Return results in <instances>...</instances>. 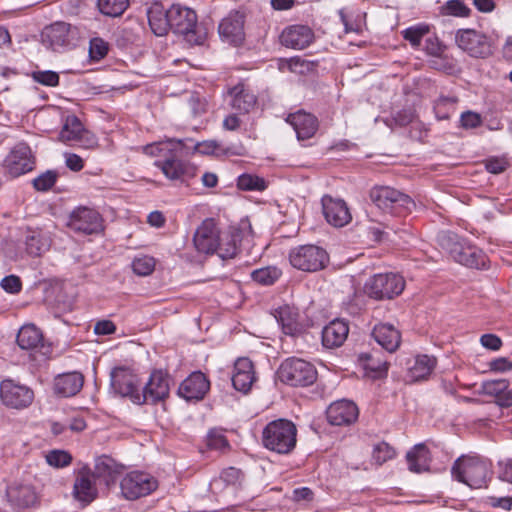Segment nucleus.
<instances>
[{
  "label": "nucleus",
  "mask_w": 512,
  "mask_h": 512,
  "mask_svg": "<svg viewBox=\"0 0 512 512\" xmlns=\"http://www.w3.org/2000/svg\"><path fill=\"white\" fill-rule=\"evenodd\" d=\"M41 39L46 48L63 53L77 44L79 35L75 27L63 21H57L43 29Z\"/></svg>",
  "instance_id": "6e6552de"
},
{
  "label": "nucleus",
  "mask_w": 512,
  "mask_h": 512,
  "mask_svg": "<svg viewBox=\"0 0 512 512\" xmlns=\"http://www.w3.org/2000/svg\"><path fill=\"white\" fill-rule=\"evenodd\" d=\"M84 377L80 372H68L58 375L54 380V391L62 397L76 395L83 387Z\"/></svg>",
  "instance_id": "c9c22d12"
},
{
  "label": "nucleus",
  "mask_w": 512,
  "mask_h": 512,
  "mask_svg": "<svg viewBox=\"0 0 512 512\" xmlns=\"http://www.w3.org/2000/svg\"><path fill=\"white\" fill-rule=\"evenodd\" d=\"M482 118L480 114L473 111H466L461 114L460 124L464 129H473L480 126Z\"/></svg>",
  "instance_id": "052dcab7"
},
{
  "label": "nucleus",
  "mask_w": 512,
  "mask_h": 512,
  "mask_svg": "<svg viewBox=\"0 0 512 512\" xmlns=\"http://www.w3.org/2000/svg\"><path fill=\"white\" fill-rule=\"evenodd\" d=\"M111 386L118 395L128 397L135 404H143L138 377L130 369L114 368L111 372Z\"/></svg>",
  "instance_id": "4468645a"
},
{
  "label": "nucleus",
  "mask_w": 512,
  "mask_h": 512,
  "mask_svg": "<svg viewBox=\"0 0 512 512\" xmlns=\"http://www.w3.org/2000/svg\"><path fill=\"white\" fill-rule=\"evenodd\" d=\"M6 497L13 509L21 510L36 507L38 495L30 484L13 483L6 489Z\"/></svg>",
  "instance_id": "4be33fe9"
},
{
  "label": "nucleus",
  "mask_w": 512,
  "mask_h": 512,
  "mask_svg": "<svg viewBox=\"0 0 512 512\" xmlns=\"http://www.w3.org/2000/svg\"><path fill=\"white\" fill-rule=\"evenodd\" d=\"M158 481L149 473L132 471L120 481L121 494L127 500H136L155 491Z\"/></svg>",
  "instance_id": "ddd939ff"
},
{
  "label": "nucleus",
  "mask_w": 512,
  "mask_h": 512,
  "mask_svg": "<svg viewBox=\"0 0 512 512\" xmlns=\"http://www.w3.org/2000/svg\"><path fill=\"white\" fill-rule=\"evenodd\" d=\"M489 367L490 370L494 372H507L512 369V361L506 357H499L492 360L489 363Z\"/></svg>",
  "instance_id": "0e129e2a"
},
{
  "label": "nucleus",
  "mask_w": 512,
  "mask_h": 512,
  "mask_svg": "<svg viewBox=\"0 0 512 512\" xmlns=\"http://www.w3.org/2000/svg\"><path fill=\"white\" fill-rule=\"evenodd\" d=\"M499 466V478L512 484V459L506 461L505 463H499Z\"/></svg>",
  "instance_id": "774afa93"
},
{
  "label": "nucleus",
  "mask_w": 512,
  "mask_h": 512,
  "mask_svg": "<svg viewBox=\"0 0 512 512\" xmlns=\"http://www.w3.org/2000/svg\"><path fill=\"white\" fill-rule=\"evenodd\" d=\"M284 334L298 336L304 331V326L299 320V312L295 307L289 305L280 306L274 314Z\"/></svg>",
  "instance_id": "72a5a7b5"
},
{
  "label": "nucleus",
  "mask_w": 512,
  "mask_h": 512,
  "mask_svg": "<svg viewBox=\"0 0 512 512\" xmlns=\"http://www.w3.org/2000/svg\"><path fill=\"white\" fill-rule=\"evenodd\" d=\"M16 341L21 349L33 350L42 343L43 335L35 325L28 324L20 328Z\"/></svg>",
  "instance_id": "a19ab883"
},
{
  "label": "nucleus",
  "mask_w": 512,
  "mask_h": 512,
  "mask_svg": "<svg viewBox=\"0 0 512 512\" xmlns=\"http://www.w3.org/2000/svg\"><path fill=\"white\" fill-rule=\"evenodd\" d=\"M375 341L386 351L395 352L401 342L400 332L389 323H380L376 325L372 331Z\"/></svg>",
  "instance_id": "e433bc0d"
},
{
  "label": "nucleus",
  "mask_w": 512,
  "mask_h": 512,
  "mask_svg": "<svg viewBox=\"0 0 512 512\" xmlns=\"http://www.w3.org/2000/svg\"><path fill=\"white\" fill-rule=\"evenodd\" d=\"M99 11L109 17L121 16L129 7L130 2H96Z\"/></svg>",
  "instance_id": "8fccbe9b"
},
{
  "label": "nucleus",
  "mask_w": 512,
  "mask_h": 512,
  "mask_svg": "<svg viewBox=\"0 0 512 512\" xmlns=\"http://www.w3.org/2000/svg\"><path fill=\"white\" fill-rule=\"evenodd\" d=\"M253 239V230L248 221H241L237 227L230 229L220 236L216 252L222 259L234 258L244 243L250 244Z\"/></svg>",
  "instance_id": "f8f14e48"
},
{
  "label": "nucleus",
  "mask_w": 512,
  "mask_h": 512,
  "mask_svg": "<svg viewBox=\"0 0 512 512\" xmlns=\"http://www.w3.org/2000/svg\"><path fill=\"white\" fill-rule=\"evenodd\" d=\"M89 53L92 59L100 60L108 53V43L101 38H93L90 41Z\"/></svg>",
  "instance_id": "13d9d810"
},
{
  "label": "nucleus",
  "mask_w": 512,
  "mask_h": 512,
  "mask_svg": "<svg viewBox=\"0 0 512 512\" xmlns=\"http://www.w3.org/2000/svg\"><path fill=\"white\" fill-rule=\"evenodd\" d=\"M457 100L454 97H440L434 106L436 116L440 120H447L450 118V112L455 110Z\"/></svg>",
  "instance_id": "de8ad7c7"
},
{
  "label": "nucleus",
  "mask_w": 512,
  "mask_h": 512,
  "mask_svg": "<svg viewBox=\"0 0 512 512\" xmlns=\"http://www.w3.org/2000/svg\"><path fill=\"white\" fill-rule=\"evenodd\" d=\"M51 238L42 230H30L25 238V250L32 257H40L51 246Z\"/></svg>",
  "instance_id": "58836bf2"
},
{
  "label": "nucleus",
  "mask_w": 512,
  "mask_h": 512,
  "mask_svg": "<svg viewBox=\"0 0 512 512\" xmlns=\"http://www.w3.org/2000/svg\"><path fill=\"white\" fill-rule=\"evenodd\" d=\"M277 373L281 382L294 387L310 386L317 379L314 365L296 357L284 360Z\"/></svg>",
  "instance_id": "423d86ee"
},
{
  "label": "nucleus",
  "mask_w": 512,
  "mask_h": 512,
  "mask_svg": "<svg viewBox=\"0 0 512 512\" xmlns=\"http://www.w3.org/2000/svg\"><path fill=\"white\" fill-rule=\"evenodd\" d=\"M124 466L117 463L112 457L101 455L95 459L94 470L92 474L95 479H99L106 486L114 484L123 473Z\"/></svg>",
  "instance_id": "c756f323"
},
{
  "label": "nucleus",
  "mask_w": 512,
  "mask_h": 512,
  "mask_svg": "<svg viewBox=\"0 0 512 512\" xmlns=\"http://www.w3.org/2000/svg\"><path fill=\"white\" fill-rule=\"evenodd\" d=\"M405 281L396 273H378L370 277L365 285V293L375 300L392 299L402 293Z\"/></svg>",
  "instance_id": "1a4fd4ad"
},
{
  "label": "nucleus",
  "mask_w": 512,
  "mask_h": 512,
  "mask_svg": "<svg viewBox=\"0 0 512 512\" xmlns=\"http://www.w3.org/2000/svg\"><path fill=\"white\" fill-rule=\"evenodd\" d=\"M57 177L55 171L48 170L33 180V187L37 191H48L55 184Z\"/></svg>",
  "instance_id": "6e6d98bb"
},
{
  "label": "nucleus",
  "mask_w": 512,
  "mask_h": 512,
  "mask_svg": "<svg viewBox=\"0 0 512 512\" xmlns=\"http://www.w3.org/2000/svg\"><path fill=\"white\" fill-rule=\"evenodd\" d=\"M208 100L198 92H193L188 98V106L194 117H199L208 111Z\"/></svg>",
  "instance_id": "09e8293b"
},
{
  "label": "nucleus",
  "mask_w": 512,
  "mask_h": 512,
  "mask_svg": "<svg viewBox=\"0 0 512 512\" xmlns=\"http://www.w3.org/2000/svg\"><path fill=\"white\" fill-rule=\"evenodd\" d=\"M477 393L493 397L495 404L501 408L512 406V390L509 389V381L506 379L483 381Z\"/></svg>",
  "instance_id": "a878e982"
},
{
  "label": "nucleus",
  "mask_w": 512,
  "mask_h": 512,
  "mask_svg": "<svg viewBox=\"0 0 512 512\" xmlns=\"http://www.w3.org/2000/svg\"><path fill=\"white\" fill-rule=\"evenodd\" d=\"M440 243L459 264L475 269L486 268L488 259L485 253L476 246L460 240L456 234H443Z\"/></svg>",
  "instance_id": "20e7f679"
},
{
  "label": "nucleus",
  "mask_w": 512,
  "mask_h": 512,
  "mask_svg": "<svg viewBox=\"0 0 512 512\" xmlns=\"http://www.w3.org/2000/svg\"><path fill=\"white\" fill-rule=\"evenodd\" d=\"M46 461L50 466L63 468L72 461V456L63 450H52L46 455Z\"/></svg>",
  "instance_id": "5fc2aeb1"
},
{
  "label": "nucleus",
  "mask_w": 512,
  "mask_h": 512,
  "mask_svg": "<svg viewBox=\"0 0 512 512\" xmlns=\"http://www.w3.org/2000/svg\"><path fill=\"white\" fill-rule=\"evenodd\" d=\"M286 121L293 127L298 140L310 139L318 130V119L305 111L299 110L287 116Z\"/></svg>",
  "instance_id": "7c9ffc66"
},
{
  "label": "nucleus",
  "mask_w": 512,
  "mask_h": 512,
  "mask_svg": "<svg viewBox=\"0 0 512 512\" xmlns=\"http://www.w3.org/2000/svg\"><path fill=\"white\" fill-rule=\"evenodd\" d=\"M470 13V8H468L464 2H446L445 5L441 7V14L443 15L469 17Z\"/></svg>",
  "instance_id": "4d7b16f0"
},
{
  "label": "nucleus",
  "mask_w": 512,
  "mask_h": 512,
  "mask_svg": "<svg viewBox=\"0 0 512 512\" xmlns=\"http://www.w3.org/2000/svg\"><path fill=\"white\" fill-rule=\"evenodd\" d=\"M59 138L62 142L85 149H93L98 145L95 135L86 130L75 115L66 117Z\"/></svg>",
  "instance_id": "2eb2a0df"
},
{
  "label": "nucleus",
  "mask_w": 512,
  "mask_h": 512,
  "mask_svg": "<svg viewBox=\"0 0 512 512\" xmlns=\"http://www.w3.org/2000/svg\"><path fill=\"white\" fill-rule=\"evenodd\" d=\"M326 416L331 425H349L357 419L358 408L352 401L339 400L328 407Z\"/></svg>",
  "instance_id": "c85d7f7f"
},
{
  "label": "nucleus",
  "mask_w": 512,
  "mask_h": 512,
  "mask_svg": "<svg viewBox=\"0 0 512 512\" xmlns=\"http://www.w3.org/2000/svg\"><path fill=\"white\" fill-rule=\"evenodd\" d=\"M148 23L156 36H164L171 29L170 7L166 8L163 2H152L147 10Z\"/></svg>",
  "instance_id": "473e14b6"
},
{
  "label": "nucleus",
  "mask_w": 512,
  "mask_h": 512,
  "mask_svg": "<svg viewBox=\"0 0 512 512\" xmlns=\"http://www.w3.org/2000/svg\"><path fill=\"white\" fill-rule=\"evenodd\" d=\"M206 444L208 448L214 450L223 451L229 448V442L225 435L223 434L222 430H218L215 428L209 430L206 437Z\"/></svg>",
  "instance_id": "3c124183"
},
{
  "label": "nucleus",
  "mask_w": 512,
  "mask_h": 512,
  "mask_svg": "<svg viewBox=\"0 0 512 512\" xmlns=\"http://www.w3.org/2000/svg\"><path fill=\"white\" fill-rule=\"evenodd\" d=\"M394 456L395 450L386 442L378 443L373 448L372 459L378 465H382Z\"/></svg>",
  "instance_id": "864d4df0"
},
{
  "label": "nucleus",
  "mask_w": 512,
  "mask_h": 512,
  "mask_svg": "<svg viewBox=\"0 0 512 512\" xmlns=\"http://www.w3.org/2000/svg\"><path fill=\"white\" fill-rule=\"evenodd\" d=\"M226 100L231 109L240 114H247L255 107L257 96L248 86L238 83L228 89Z\"/></svg>",
  "instance_id": "b1692460"
},
{
  "label": "nucleus",
  "mask_w": 512,
  "mask_h": 512,
  "mask_svg": "<svg viewBox=\"0 0 512 512\" xmlns=\"http://www.w3.org/2000/svg\"><path fill=\"white\" fill-rule=\"evenodd\" d=\"M455 42L461 50L474 58H487L493 54L492 38L475 29H459Z\"/></svg>",
  "instance_id": "9b49d317"
},
{
  "label": "nucleus",
  "mask_w": 512,
  "mask_h": 512,
  "mask_svg": "<svg viewBox=\"0 0 512 512\" xmlns=\"http://www.w3.org/2000/svg\"><path fill=\"white\" fill-rule=\"evenodd\" d=\"M169 378L162 371L151 373L148 383L145 385L141 394H143V403L157 404L169 396Z\"/></svg>",
  "instance_id": "393cba45"
},
{
  "label": "nucleus",
  "mask_w": 512,
  "mask_h": 512,
  "mask_svg": "<svg viewBox=\"0 0 512 512\" xmlns=\"http://www.w3.org/2000/svg\"><path fill=\"white\" fill-rule=\"evenodd\" d=\"M451 473L472 489L486 488L493 473L492 463L479 456H461L454 462Z\"/></svg>",
  "instance_id": "f03ea898"
},
{
  "label": "nucleus",
  "mask_w": 512,
  "mask_h": 512,
  "mask_svg": "<svg viewBox=\"0 0 512 512\" xmlns=\"http://www.w3.org/2000/svg\"><path fill=\"white\" fill-rule=\"evenodd\" d=\"M220 241L219 229L212 218L205 219L197 228L193 242L198 252L213 254L216 252Z\"/></svg>",
  "instance_id": "aec40b11"
},
{
  "label": "nucleus",
  "mask_w": 512,
  "mask_h": 512,
  "mask_svg": "<svg viewBox=\"0 0 512 512\" xmlns=\"http://www.w3.org/2000/svg\"><path fill=\"white\" fill-rule=\"evenodd\" d=\"M95 480L92 470L87 465L75 472L72 495L82 507L89 505L97 498L98 489Z\"/></svg>",
  "instance_id": "f3484780"
},
{
  "label": "nucleus",
  "mask_w": 512,
  "mask_h": 512,
  "mask_svg": "<svg viewBox=\"0 0 512 512\" xmlns=\"http://www.w3.org/2000/svg\"><path fill=\"white\" fill-rule=\"evenodd\" d=\"M1 288L7 293L16 294L21 291L22 282L16 275H8L0 282Z\"/></svg>",
  "instance_id": "bf43d9fd"
},
{
  "label": "nucleus",
  "mask_w": 512,
  "mask_h": 512,
  "mask_svg": "<svg viewBox=\"0 0 512 512\" xmlns=\"http://www.w3.org/2000/svg\"><path fill=\"white\" fill-rule=\"evenodd\" d=\"M8 173L18 177L33 169L34 161L30 147L26 143H18L5 159Z\"/></svg>",
  "instance_id": "412c9836"
},
{
  "label": "nucleus",
  "mask_w": 512,
  "mask_h": 512,
  "mask_svg": "<svg viewBox=\"0 0 512 512\" xmlns=\"http://www.w3.org/2000/svg\"><path fill=\"white\" fill-rule=\"evenodd\" d=\"M379 351L372 353L363 352L358 355V362L366 371V374L373 378H381L387 374L388 362L381 357Z\"/></svg>",
  "instance_id": "4c0bfd02"
},
{
  "label": "nucleus",
  "mask_w": 512,
  "mask_h": 512,
  "mask_svg": "<svg viewBox=\"0 0 512 512\" xmlns=\"http://www.w3.org/2000/svg\"><path fill=\"white\" fill-rule=\"evenodd\" d=\"M480 343L482 344L483 347L493 351L499 350L502 346L501 339L495 334L482 335L480 338Z\"/></svg>",
  "instance_id": "e2e57ef3"
},
{
  "label": "nucleus",
  "mask_w": 512,
  "mask_h": 512,
  "mask_svg": "<svg viewBox=\"0 0 512 512\" xmlns=\"http://www.w3.org/2000/svg\"><path fill=\"white\" fill-rule=\"evenodd\" d=\"M0 396L6 406L21 409L29 406L34 398L33 391L25 386L4 380L0 385Z\"/></svg>",
  "instance_id": "a211bd4d"
},
{
  "label": "nucleus",
  "mask_w": 512,
  "mask_h": 512,
  "mask_svg": "<svg viewBox=\"0 0 512 512\" xmlns=\"http://www.w3.org/2000/svg\"><path fill=\"white\" fill-rule=\"evenodd\" d=\"M372 203L384 213L400 215L415 207L410 196L389 186H375L369 193Z\"/></svg>",
  "instance_id": "39448f33"
},
{
  "label": "nucleus",
  "mask_w": 512,
  "mask_h": 512,
  "mask_svg": "<svg viewBox=\"0 0 512 512\" xmlns=\"http://www.w3.org/2000/svg\"><path fill=\"white\" fill-rule=\"evenodd\" d=\"M485 167L492 174H500L507 169L508 163L504 159L491 158L486 161Z\"/></svg>",
  "instance_id": "680f3d73"
},
{
  "label": "nucleus",
  "mask_w": 512,
  "mask_h": 512,
  "mask_svg": "<svg viewBox=\"0 0 512 512\" xmlns=\"http://www.w3.org/2000/svg\"><path fill=\"white\" fill-rule=\"evenodd\" d=\"M321 203L323 214L329 224L335 227H343L351 221V213L344 200L324 195Z\"/></svg>",
  "instance_id": "5701e85b"
},
{
  "label": "nucleus",
  "mask_w": 512,
  "mask_h": 512,
  "mask_svg": "<svg viewBox=\"0 0 512 512\" xmlns=\"http://www.w3.org/2000/svg\"><path fill=\"white\" fill-rule=\"evenodd\" d=\"M297 428L287 419H277L269 422L262 432V442L265 448L278 454H289L296 446Z\"/></svg>",
  "instance_id": "7ed1b4c3"
},
{
  "label": "nucleus",
  "mask_w": 512,
  "mask_h": 512,
  "mask_svg": "<svg viewBox=\"0 0 512 512\" xmlns=\"http://www.w3.org/2000/svg\"><path fill=\"white\" fill-rule=\"evenodd\" d=\"M244 12L237 10L223 18L218 26V32L224 42L231 45H240L245 38L244 33Z\"/></svg>",
  "instance_id": "6ab92c4d"
},
{
  "label": "nucleus",
  "mask_w": 512,
  "mask_h": 512,
  "mask_svg": "<svg viewBox=\"0 0 512 512\" xmlns=\"http://www.w3.org/2000/svg\"><path fill=\"white\" fill-rule=\"evenodd\" d=\"M209 389L210 382L202 372L198 371L193 372L182 381L178 388V394L188 401L201 400Z\"/></svg>",
  "instance_id": "bb28decb"
},
{
  "label": "nucleus",
  "mask_w": 512,
  "mask_h": 512,
  "mask_svg": "<svg viewBox=\"0 0 512 512\" xmlns=\"http://www.w3.org/2000/svg\"><path fill=\"white\" fill-rule=\"evenodd\" d=\"M436 366V359L428 355H418L414 365L409 368L410 377L414 381L427 378Z\"/></svg>",
  "instance_id": "79ce46f5"
},
{
  "label": "nucleus",
  "mask_w": 512,
  "mask_h": 512,
  "mask_svg": "<svg viewBox=\"0 0 512 512\" xmlns=\"http://www.w3.org/2000/svg\"><path fill=\"white\" fill-rule=\"evenodd\" d=\"M408 468L415 473L429 470L430 452L425 444L420 443L413 447L406 455Z\"/></svg>",
  "instance_id": "ea45409f"
},
{
  "label": "nucleus",
  "mask_w": 512,
  "mask_h": 512,
  "mask_svg": "<svg viewBox=\"0 0 512 512\" xmlns=\"http://www.w3.org/2000/svg\"><path fill=\"white\" fill-rule=\"evenodd\" d=\"M32 79L44 86L55 87L59 84V74L52 70H36L31 73Z\"/></svg>",
  "instance_id": "603ef678"
},
{
  "label": "nucleus",
  "mask_w": 512,
  "mask_h": 512,
  "mask_svg": "<svg viewBox=\"0 0 512 512\" xmlns=\"http://www.w3.org/2000/svg\"><path fill=\"white\" fill-rule=\"evenodd\" d=\"M155 259L148 255L136 257L132 262V269L139 276H147L155 269Z\"/></svg>",
  "instance_id": "49530a36"
},
{
  "label": "nucleus",
  "mask_w": 512,
  "mask_h": 512,
  "mask_svg": "<svg viewBox=\"0 0 512 512\" xmlns=\"http://www.w3.org/2000/svg\"><path fill=\"white\" fill-rule=\"evenodd\" d=\"M429 33V26L426 24H418L408 27L402 31L403 38L407 40L412 47H419L422 38Z\"/></svg>",
  "instance_id": "a18cd8bd"
},
{
  "label": "nucleus",
  "mask_w": 512,
  "mask_h": 512,
  "mask_svg": "<svg viewBox=\"0 0 512 512\" xmlns=\"http://www.w3.org/2000/svg\"><path fill=\"white\" fill-rule=\"evenodd\" d=\"M349 334L348 323L344 320H333L322 330V343L326 348L340 347Z\"/></svg>",
  "instance_id": "f704fd0d"
},
{
  "label": "nucleus",
  "mask_w": 512,
  "mask_h": 512,
  "mask_svg": "<svg viewBox=\"0 0 512 512\" xmlns=\"http://www.w3.org/2000/svg\"><path fill=\"white\" fill-rule=\"evenodd\" d=\"M289 261L298 270L316 272L325 268L329 256L322 247L307 244L291 249Z\"/></svg>",
  "instance_id": "9d476101"
},
{
  "label": "nucleus",
  "mask_w": 512,
  "mask_h": 512,
  "mask_svg": "<svg viewBox=\"0 0 512 512\" xmlns=\"http://www.w3.org/2000/svg\"><path fill=\"white\" fill-rule=\"evenodd\" d=\"M144 152L156 158L154 165L169 180L184 182L196 174V167L181 158V140L169 139L149 144L144 147Z\"/></svg>",
  "instance_id": "f257e3e1"
},
{
  "label": "nucleus",
  "mask_w": 512,
  "mask_h": 512,
  "mask_svg": "<svg viewBox=\"0 0 512 512\" xmlns=\"http://www.w3.org/2000/svg\"><path fill=\"white\" fill-rule=\"evenodd\" d=\"M116 330L115 324L110 320L98 321L94 326V333L97 335H110Z\"/></svg>",
  "instance_id": "338daca9"
},
{
  "label": "nucleus",
  "mask_w": 512,
  "mask_h": 512,
  "mask_svg": "<svg viewBox=\"0 0 512 512\" xmlns=\"http://www.w3.org/2000/svg\"><path fill=\"white\" fill-rule=\"evenodd\" d=\"M281 275V270L274 266H267L256 269L251 273L252 279L258 284L264 286L273 285Z\"/></svg>",
  "instance_id": "37998d69"
},
{
  "label": "nucleus",
  "mask_w": 512,
  "mask_h": 512,
  "mask_svg": "<svg viewBox=\"0 0 512 512\" xmlns=\"http://www.w3.org/2000/svg\"><path fill=\"white\" fill-rule=\"evenodd\" d=\"M314 40V32L305 25H292L283 30L280 42L283 46L302 50L308 47Z\"/></svg>",
  "instance_id": "cd10ccee"
},
{
  "label": "nucleus",
  "mask_w": 512,
  "mask_h": 512,
  "mask_svg": "<svg viewBox=\"0 0 512 512\" xmlns=\"http://www.w3.org/2000/svg\"><path fill=\"white\" fill-rule=\"evenodd\" d=\"M64 157H65V164L70 170L78 172L83 169L84 162H83V159L79 155H77L75 153H65Z\"/></svg>",
  "instance_id": "69168bd1"
},
{
  "label": "nucleus",
  "mask_w": 512,
  "mask_h": 512,
  "mask_svg": "<svg viewBox=\"0 0 512 512\" xmlns=\"http://www.w3.org/2000/svg\"><path fill=\"white\" fill-rule=\"evenodd\" d=\"M67 226L76 233L91 235L103 231V219L95 209L78 207L71 212Z\"/></svg>",
  "instance_id": "dca6fc26"
},
{
  "label": "nucleus",
  "mask_w": 512,
  "mask_h": 512,
  "mask_svg": "<svg viewBox=\"0 0 512 512\" xmlns=\"http://www.w3.org/2000/svg\"><path fill=\"white\" fill-rule=\"evenodd\" d=\"M255 379L252 361L248 358H239L234 364V373L231 378L233 387L237 391L247 393L250 391Z\"/></svg>",
  "instance_id": "2f4dec72"
},
{
  "label": "nucleus",
  "mask_w": 512,
  "mask_h": 512,
  "mask_svg": "<svg viewBox=\"0 0 512 512\" xmlns=\"http://www.w3.org/2000/svg\"><path fill=\"white\" fill-rule=\"evenodd\" d=\"M170 22L171 29L184 35L188 42L202 44L204 34L197 31V15L193 9L180 3H173L170 6Z\"/></svg>",
  "instance_id": "0eeeda50"
},
{
  "label": "nucleus",
  "mask_w": 512,
  "mask_h": 512,
  "mask_svg": "<svg viewBox=\"0 0 512 512\" xmlns=\"http://www.w3.org/2000/svg\"><path fill=\"white\" fill-rule=\"evenodd\" d=\"M237 187L244 191H263L266 189V181L256 175L242 174L238 177Z\"/></svg>",
  "instance_id": "c03bdc74"
}]
</instances>
